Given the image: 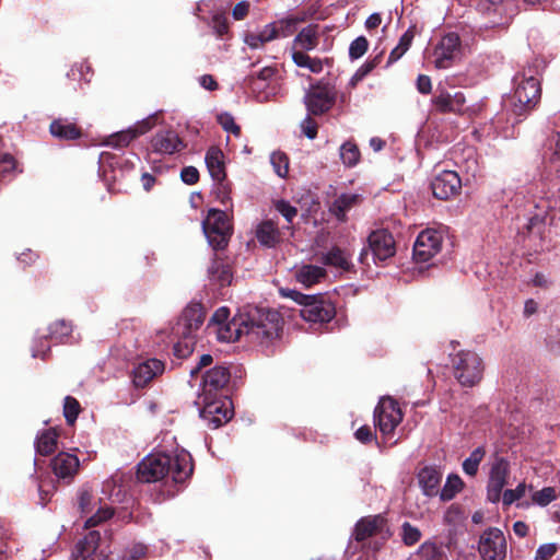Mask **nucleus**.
Segmentation results:
<instances>
[{"instance_id": "nucleus-27", "label": "nucleus", "mask_w": 560, "mask_h": 560, "mask_svg": "<svg viewBox=\"0 0 560 560\" xmlns=\"http://www.w3.org/2000/svg\"><path fill=\"white\" fill-rule=\"evenodd\" d=\"M326 277V270L320 266L302 265L295 268L294 278L302 285L310 288L314 284L322 282Z\"/></svg>"}, {"instance_id": "nucleus-47", "label": "nucleus", "mask_w": 560, "mask_h": 560, "mask_svg": "<svg viewBox=\"0 0 560 560\" xmlns=\"http://www.w3.org/2000/svg\"><path fill=\"white\" fill-rule=\"evenodd\" d=\"M80 412V405L77 399L67 396L65 398L63 415L69 424H73Z\"/></svg>"}, {"instance_id": "nucleus-25", "label": "nucleus", "mask_w": 560, "mask_h": 560, "mask_svg": "<svg viewBox=\"0 0 560 560\" xmlns=\"http://www.w3.org/2000/svg\"><path fill=\"white\" fill-rule=\"evenodd\" d=\"M442 474L434 467H424L418 474V481L424 495L435 497L440 493Z\"/></svg>"}, {"instance_id": "nucleus-21", "label": "nucleus", "mask_w": 560, "mask_h": 560, "mask_svg": "<svg viewBox=\"0 0 560 560\" xmlns=\"http://www.w3.org/2000/svg\"><path fill=\"white\" fill-rule=\"evenodd\" d=\"M184 147L182 139L172 130L158 132L152 139L153 150L161 154H173Z\"/></svg>"}, {"instance_id": "nucleus-51", "label": "nucleus", "mask_w": 560, "mask_h": 560, "mask_svg": "<svg viewBox=\"0 0 560 560\" xmlns=\"http://www.w3.org/2000/svg\"><path fill=\"white\" fill-rule=\"evenodd\" d=\"M276 209L279 213H281L288 222H292V220L296 217L298 210L292 207L289 202L284 200H279L276 202Z\"/></svg>"}, {"instance_id": "nucleus-24", "label": "nucleus", "mask_w": 560, "mask_h": 560, "mask_svg": "<svg viewBox=\"0 0 560 560\" xmlns=\"http://www.w3.org/2000/svg\"><path fill=\"white\" fill-rule=\"evenodd\" d=\"M385 526V518L381 515L366 516L361 518L354 527L353 537L358 541L365 540Z\"/></svg>"}, {"instance_id": "nucleus-30", "label": "nucleus", "mask_w": 560, "mask_h": 560, "mask_svg": "<svg viewBox=\"0 0 560 560\" xmlns=\"http://www.w3.org/2000/svg\"><path fill=\"white\" fill-rule=\"evenodd\" d=\"M258 242L266 247H273L280 241V232L275 222L266 220L256 230Z\"/></svg>"}, {"instance_id": "nucleus-49", "label": "nucleus", "mask_w": 560, "mask_h": 560, "mask_svg": "<svg viewBox=\"0 0 560 560\" xmlns=\"http://www.w3.org/2000/svg\"><path fill=\"white\" fill-rule=\"evenodd\" d=\"M112 515H113V510L110 508L102 506L96 511L95 514H93L85 521V526L94 527V526L98 525L100 523L108 520Z\"/></svg>"}, {"instance_id": "nucleus-46", "label": "nucleus", "mask_w": 560, "mask_h": 560, "mask_svg": "<svg viewBox=\"0 0 560 560\" xmlns=\"http://www.w3.org/2000/svg\"><path fill=\"white\" fill-rule=\"evenodd\" d=\"M527 490V485L521 482L515 489H508L501 494L502 503L506 506L522 499Z\"/></svg>"}, {"instance_id": "nucleus-8", "label": "nucleus", "mask_w": 560, "mask_h": 560, "mask_svg": "<svg viewBox=\"0 0 560 560\" xmlns=\"http://www.w3.org/2000/svg\"><path fill=\"white\" fill-rule=\"evenodd\" d=\"M205 320V314L200 304H194L185 308L173 332L185 340L187 351L191 350L192 334L200 328Z\"/></svg>"}, {"instance_id": "nucleus-45", "label": "nucleus", "mask_w": 560, "mask_h": 560, "mask_svg": "<svg viewBox=\"0 0 560 560\" xmlns=\"http://www.w3.org/2000/svg\"><path fill=\"white\" fill-rule=\"evenodd\" d=\"M556 499L557 492L552 487H546L541 490L535 491L532 495V501L539 506H546Z\"/></svg>"}, {"instance_id": "nucleus-10", "label": "nucleus", "mask_w": 560, "mask_h": 560, "mask_svg": "<svg viewBox=\"0 0 560 560\" xmlns=\"http://www.w3.org/2000/svg\"><path fill=\"white\" fill-rule=\"evenodd\" d=\"M402 413L392 398H382L374 411V421L383 435H389L400 423Z\"/></svg>"}, {"instance_id": "nucleus-35", "label": "nucleus", "mask_w": 560, "mask_h": 560, "mask_svg": "<svg viewBox=\"0 0 560 560\" xmlns=\"http://www.w3.org/2000/svg\"><path fill=\"white\" fill-rule=\"evenodd\" d=\"M292 59L300 68H306L313 73H320L324 69L323 61L319 58H312L303 51L293 50Z\"/></svg>"}, {"instance_id": "nucleus-5", "label": "nucleus", "mask_w": 560, "mask_h": 560, "mask_svg": "<svg viewBox=\"0 0 560 560\" xmlns=\"http://www.w3.org/2000/svg\"><path fill=\"white\" fill-rule=\"evenodd\" d=\"M203 233L214 249L224 248L232 234V225L225 212L218 209H210L207 218L202 221Z\"/></svg>"}, {"instance_id": "nucleus-37", "label": "nucleus", "mask_w": 560, "mask_h": 560, "mask_svg": "<svg viewBox=\"0 0 560 560\" xmlns=\"http://www.w3.org/2000/svg\"><path fill=\"white\" fill-rule=\"evenodd\" d=\"M463 486L464 482L458 475H450L444 487L440 490L441 500H452L463 489Z\"/></svg>"}, {"instance_id": "nucleus-39", "label": "nucleus", "mask_w": 560, "mask_h": 560, "mask_svg": "<svg viewBox=\"0 0 560 560\" xmlns=\"http://www.w3.org/2000/svg\"><path fill=\"white\" fill-rule=\"evenodd\" d=\"M340 159L345 166H355L360 160V151L357 144L351 141L345 142L340 147Z\"/></svg>"}, {"instance_id": "nucleus-41", "label": "nucleus", "mask_w": 560, "mask_h": 560, "mask_svg": "<svg viewBox=\"0 0 560 560\" xmlns=\"http://www.w3.org/2000/svg\"><path fill=\"white\" fill-rule=\"evenodd\" d=\"M270 163L273 167L275 173L281 177L285 178L289 173V159L285 153L276 151L270 155Z\"/></svg>"}, {"instance_id": "nucleus-55", "label": "nucleus", "mask_w": 560, "mask_h": 560, "mask_svg": "<svg viewBox=\"0 0 560 560\" xmlns=\"http://www.w3.org/2000/svg\"><path fill=\"white\" fill-rule=\"evenodd\" d=\"M303 133L308 139H315L317 136V124L310 117H305L301 122Z\"/></svg>"}, {"instance_id": "nucleus-61", "label": "nucleus", "mask_w": 560, "mask_h": 560, "mask_svg": "<svg viewBox=\"0 0 560 560\" xmlns=\"http://www.w3.org/2000/svg\"><path fill=\"white\" fill-rule=\"evenodd\" d=\"M145 550H147V548L144 545L136 544L130 549L128 558H125L124 560H138L144 556Z\"/></svg>"}, {"instance_id": "nucleus-4", "label": "nucleus", "mask_w": 560, "mask_h": 560, "mask_svg": "<svg viewBox=\"0 0 560 560\" xmlns=\"http://www.w3.org/2000/svg\"><path fill=\"white\" fill-rule=\"evenodd\" d=\"M540 81L533 74H524L516 78V85L509 98L512 112L515 115H524L536 107L540 101Z\"/></svg>"}, {"instance_id": "nucleus-32", "label": "nucleus", "mask_w": 560, "mask_h": 560, "mask_svg": "<svg viewBox=\"0 0 560 560\" xmlns=\"http://www.w3.org/2000/svg\"><path fill=\"white\" fill-rule=\"evenodd\" d=\"M318 44L317 33L315 27L308 25L300 31L293 40V50L307 51L316 48Z\"/></svg>"}, {"instance_id": "nucleus-1", "label": "nucleus", "mask_w": 560, "mask_h": 560, "mask_svg": "<svg viewBox=\"0 0 560 560\" xmlns=\"http://www.w3.org/2000/svg\"><path fill=\"white\" fill-rule=\"evenodd\" d=\"M229 308L222 306L213 313L209 323L210 327H217L215 332L221 341L235 342L245 337L249 342L268 345L279 335L281 318L276 311L252 308L232 320H229Z\"/></svg>"}, {"instance_id": "nucleus-12", "label": "nucleus", "mask_w": 560, "mask_h": 560, "mask_svg": "<svg viewBox=\"0 0 560 560\" xmlns=\"http://www.w3.org/2000/svg\"><path fill=\"white\" fill-rule=\"evenodd\" d=\"M509 474V462L502 457H497L491 465L487 486V498L490 502L497 503L501 500Z\"/></svg>"}, {"instance_id": "nucleus-17", "label": "nucleus", "mask_w": 560, "mask_h": 560, "mask_svg": "<svg viewBox=\"0 0 560 560\" xmlns=\"http://www.w3.org/2000/svg\"><path fill=\"white\" fill-rule=\"evenodd\" d=\"M459 47V37L452 33L444 36L433 51L434 66L438 69H446L456 56Z\"/></svg>"}, {"instance_id": "nucleus-50", "label": "nucleus", "mask_w": 560, "mask_h": 560, "mask_svg": "<svg viewBox=\"0 0 560 560\" xmlns=\"http://www.w3.org/2000/svg\"><path fill=\"white\" fill-rule=\"evenodd\" d=\"M218 121L225 131L232 132L235 136H240L241 129L238 125L235 124L234 118L231 114L222 113L218 115Z\"/></svg>"}, {"instance_id": "nucleus-64", "label": "nucleus", "mask_w": 560, "mask_h": 560, "mask_svg": "<svg viewBox=\"0 0 560 560\" xmlns=\"http://www.w3.org/2000/svg\"><path fill=\"white\" fill-rule=\"evenodd\" d=\"M550 150H552L550 160L552 162H560V132L557 133L555 143L551 144Z\"/></svg>"}, {"instance_id": "nucleus-31", "label": "nucleus", "mask_w": 560, "mask_h": 560, "mask_svg": "<svg viewBox=\"0 0 560 560\" xmlns=\"http://www.w3.org/2000/svg\"><path fill=\"white\" fill-rule=\"evenodd\" d=\"M320 260L326 266H331L345 271L349 270L352 266L349 255L339 247H332L324 253Z\"/></svg>"}, {"instance_id": "nucleus-42", "label": "nucleus", "mask_w": 560, "mask_h": 560, "mask_svg": "<svg viewBox=\"0 0 560 560\" xmlns=\"http://www.w3.org/2000/svg\"><path fill=\"white\" fill-rule=\"evenodd\" d=\"M418 556L424 560H441L443 557L442 549L431 540H427L417 550Z\"/></svg>"}, {"instance_id": "nucleus-28", "label": "nucleus", "mask_w": 560, "mask_h": 560, "mask_svg": "<svg viewBox=\"0 0 560 560\" xmlns=\"http://www.w3.org/2000/svg\"><path fill=\"white\" fill-rule=\"evenodd\" d=\"M362 201L359 194H341L329 206V212L339 221H346L347 212Z\"/></svg>"}, {"instance_id": "nucleus-11", "label": "nucleus", "mask_w": 560, "mask_h": 560, "mask_svg": "<svg viewBox=\"0 0 560 560\" xmlns=\"http://www.w3.org/2000/svg\"><path fill=\"white\" fill-rule=\"evenodd\" d=\"M479 552L483 560H503L506 555V542L502 530L487 529L480 537Z\"/></svg>"}, {"instance_id": "nucleus-22", "label": "nucleus", "mask_w": 560, "mask_h": 560, "mask_svg": "<svg viewBox=\"0 0 560 560\" xmlns=\"http://www.w3.org/2000/svg\"><path fill=\"white\" fill-rule=\"evenodd\" d=\"M230 380V372L224 366H214L203 375L200 396H212V392L223 388Z\"/></svg>"}, {"instance_id": "nucleus-15", "label": "nucleus", "mask_w": 560, "mask_h": 560, "mask_svg": "<svg viewBox=\"0 0 560 560\" xmlns=\"http://www.w3.org/2000/svg\"><path fill=\"white\" fill-rule=\"evenodd\" d=\"M368 242L369 250H371L374 260L384 261L396 253L394 237L385 230L372 232Z\"/></svg>"}, {"instance_id": "nucleus-18", "label": "nucleus", "mask_w": 560, "mask_h": 560, "mask_svg": "<svg viewBox=\"0 0 560 560\" xmlns=\"http://www.w3.org/2000/svg\"><path fill=\"white\" fill-rule=\"evenodd\" d=\"M334 102V95L327 86H314L305 95L306 107L314 115L327 112Z\"/></svg>"}, {"instance_id": "nucleus-19", "label": "nucleus", "mask_w": 560, "mask_h": 560, "mask_svg": "<svg viewBox=\"0 0 560 560\" xmlns=\"http://www.w3.org/2000/svg\"><path fill=\"white\" fill-rule=\"evenodd\" d=\"M164 372V363L158 359H149L140 362L132 373V381L136 387H144L154 377Z\"/></svg>"}, {"instance_id": "nucleus-13", "label": "nucleus", "mask_w": 560, "mask_h": 560, "mask_svg": "<svg viewBox=\"0 0 560 560\" xmlns=\"http://www.w3.org/2000/svg\"><path fill=\"white\" fill-rule=\"evenodd\" d=\"M155 119L156 115H151L138 121L135 126L109 136L106 144L114 149L127 147L133 139L151 130L155 125Z\"/></svg>"}, {"instance_id": "nucleus-6", "label": "nucleus", "mask_w": 560, "mask_h": 560, "mask_svg": "<svg viewBox=\"0 0 560 560\" xmlns=\"http://www.w3.org/2000/svg\"><path fill=\"white\" fill-rule=\"evenodd\" d=\"M455 377L463 386L472 387L482 378V361L471 351H460L453 359Z\"/></svg>"}, {"instance_id": "nucleus-54", "label": "nucleus", "mask_w": 560, "mask_h": 560, "mask_svg": "<svg viewBox=\"0 0 560 560\" xmlns=\"http://www.w3.org/2000/svg\"><path fill=\"white\" fill-rule=\"evenodd\" d=\"M557 551L555 544H545L539 546L536 551L535 560H549Z\"/></svg>"}, {"instance_id": "nucleus-16", "label": "nucleus", "mask_w": 560, "mask_h": 560, "mask_svg": "<svg viewBox=\"0 0 560 560\" xmlns=\"http://www.w3.org/2000/svg\"><path fill=\"white\" fill-rule=\"evenodd\" d=\"M432 104L441 113L462 114L465 108V95L456 91L451 93L445 89L438 88L436 95L432 98Z\"/></svg>"}, {"instance_id": "nucleus-38", "label": "nucleus", "mask_w": 560, "mask_h": 560, "mask_svg": "<svg viewBox=\"0 0 560 560\" xmlns=\"http://www.w3.org/2000/svg\"><path fill=\"white\" fill-rule=\"evenodd\" d=\"M486 455L483 446L475 448L470 455L463 463V470L468 476H476L478 472L479 465Z\"/></svg>"}, {"instance_id": "nucleus-63", "label": "nucleus", "mask_w": 560, "mask_h": 560, "mask_svg": "<svg viewBox=\"0 0 560 560\" xmlns=\"http://www.w3.org/2000/svg\"><path fill=\"white\" fill-rule=\"evenodd\" d=\"M200 85L206 90L213 91L218 88V84L212 75L205 74L199 79Z\"/></svg>"}, {"instance_id": "nucleus-43", "label": "nucleus", "mask_w": 560, "mask_h": 560, "mask_svg": "<svg viewBox=\"0 0 560 560\" xmlns=\"http://www.w3.org/2000/svg\"><path fill=\"white\" fill-rule=\"evenodd\" d=\"M72 332V325L66 320H57L49 327L50 338L63 341Z\"/></svg>"}, {"instance_id": "nucleus-60", "label": "nucleus", "mask_w": 560, "mask_h": 560, "mask_svg": "<svg viewBox=\"0 0 560 560\" xmlns=\"http://www.w3.org/2000/svg\"><path fill=\"white\" fill-rule=\"evenodd\" d=\"M355 439L362 443L370 442L373 439V433L371 429L366 425L359 428L355 433Z\"/></svg>"}, {"instance_id": "nucleus-58", "label": "nucleus", "mask_w": 560, "mask_h": 560, "mask_svg": "<svg viewBox=\"0 0 560 560\" xmlns=\"http://www.w3.org/2000/svg\"><path fill=\"white\" fill-rule=\"evenodd\" d=\"M92 501H93V495L91 492L83 491L80 494L79 504H80V509H81L82 513L88 514V513L92 512V509H90V505H92Z\"/></svg>"}, {"instance_id": "nucleus-3", "label": "nucleus", "mask_w": 560, "mask_h": 560, "mask_svg": "<svg viewBox=\"0 0 560 560\" xmlns=\"http://www.w3.org/2000/svg\"><path fill=\"white\" fill-rule=\"evenodd\" d=\"M280 293L302 305L300 314L306 322L328 323L336 315L335 305L322 296L305 295L291 289H280Z\"/></svg>"}, {"instance_id": "nucleus-2", "label": "nucleus", "mask_w": 560, "mask_h": 560, "mask_svg": "<svg viewBox=\"0 0 560 560\" xmlns=\"http://www.w3.org/2000/svg\"><path fill=\"white\" fill-rule=\"evenodd\" d=\"M192 469L191 455L185 450L174 454H150L138 465V478L143 482H155L171 476L174 482H184Z\"/></svg>"}, {"instance_id": "nucleus-52", "label": "nucleus", "mask_w": 560, "mask_h": 560, "mask_svg": "<svg viewBox=\"0 0 560 560\" xmlns=\"http://www.w3.org/2000/svg\"><path fill=\"white\" fill-rule=\"evenodd\" d=\"M504 0H480L479 9L486 14L501 13Z\"/></svg>"}, {"instance_id": "nucleus-59", "label": "nucleus", "mask_w": 560, "mask_h": 560, "mask_svg": "<svg viewBox=\"0 0 560 560\" xmlns=\"http://www.w3.org/2000/svg\"><path fill=\"white\" fill-rule=\"evenodd\" d=\"M248 10H249V3L246 1H241L233 9V12H232L233 18L235 20H243L247 15Z\"/></svg>"}, {"instance_id": "nucleus-48", "label": "nucleus", "mask_w": 560, "mask_h": 560, "mask_svg": "<svg viewBox=\"0 0 560 560\" xmlns=\"http://www.w3.org/2000/svg\"><path fill=\"white\" fill-rule=\"evenodd\" d=\"M369 43L365 37L360 36L355 38L349 47V56L351 59L361 58L368 50Z\"/></svg>"}, {"instance_id": "nucleus-9", "label": "nucleus", "mask_w": 560, "mask_h": 560, "mask_svg": "<svg viewBox=\"0 0 560 560\" xmlns=\"http://www.w3.org/2000/svg\"><path fill=\"white\" fill-rule=\"evenodd\" d=\"M443 236L434 229L422 231L413 245V258L417 262H427L436 256L442 248Z\"/></svg>"}, {"instance_id": "nucleus-40", "label": "nucleus", "mask_w": 560, "mask_h": 560, "mask_svg": "<svg viewBox=\"0 0 560 560\" xmlns=\"http://www.w3.org/2000/svg\"><path fill=\"white\" fill-rule=\"evenodd\" d=\"M422 537L421 530L411 525L409 522H404L400 527V538L405 546L411 547L416 545Z\"/></svg>"}, {"instance_id": "nucleus-62", "label": "nucleus", "mask_w": 560, "mask_h": 560, "mask_svg": "<svg viewBox=\"0 0 560 560\" xmlns=\"http://www.w3.org/2000/svg\"><path fill=\"white\" fill-rule=\"evenodd\" d=\"M413 32L411 30H407L400 37L398 47L407 51L413 39Z\"/></svg>"}, {"instance_id": "nucleus-7", "label": "nucleus", "mask_w": 560, "mask_h": 560, "mask_svg": "<svg viewBox=\"0 0 560 560\" xmlns=\"http://www.w3.org/2000/svg\"><path fill=\"white\" fill-rule=\"evenodd\" d=\"M200 398L203 404L200 417L210 428L217 429L232 419V401L226 397L206 395Z\"/></svg>"}, {"instance_id": "nucleus-23", "label": "nucleus", "mask_w": 560, "mask_h": 560, "mask_svg": "<svg viewBox=\"0 0 560 560\" xmlns=\"http://www.w3.org/2000/svg\"><path fill=\"white\" fill-rule=\"evenodd\" d=\"M79 459L70 453H59L51 460V469L60 479H71L78 471Z\"/></svg>"}, {"instance_id": "nucleus-14", "label": "nucleus", "mask_w": 560, "mask_h": 560, "mask_svg": "<svg viewBox=\"0 0 560 560\" xmlns=\"http://www.w3.org/2000/svg\"><path fill=\"white\" fill-rule=\"evenodd\" d=\"M434 197L446 200L456 196L462 188V180L454 171H443L431 183Z\"/></svg>"}, {"instance_id": "nucleus-56", "label": "nucleus", "mask_w": 560, "mask_h": 560, "mask_svg": "<svg viewBox=\"0 0 560 560\" xmlns=\"http://www.w3.org/2000/svg\"><path fill=\"white\" fill-rule=\"evenodd\" d=\"M374 67L375 63L373 61L362 65L351 78V84L355 85L357 82L361 81Z\"/></svg>"}, {"instance_id": "nucleus-44", "label": "nucleus", "mask_w": 560, "mask_h": 560, "mask_svg": "<svg viewBox=\"0 0 560 560\" xmlns=\"http://www.w3.org/2000/svg\"><path fill=\"white\" fill-rule=\"evenodd\" d=\"M15 171V161L9 153L0 152V180L11 179Z\"/></svg>"}, {"instance_id": "nucleus-53", "label": "nucleus", "mask_w": 560, "mask_h": 560, "mask_svg": "<svg viewBox=\"0 0 560 560\" xmlns=\"http://www.w3.org/2000/svg\"><path fill=\"white\" fill-rule=\"evenodd\" d=\"M182 180L187 185H194L199 180V172L194 166H186L180 172Z\"/></svg>"}, {"instance_id": "nucleus-26", "label": "nucleus", "mask_w": 560, "mask_h": 560, "mask_svg": "<svg viewBox=\"0 0 560 560\" xmlns=\"http://www.w3.org/2000/svg\"><path fill=\"white\" fill-rule=\"evenodd\" d=\"M100 540L101 535L98 532H90L77 544L73 560H96V551Z\"/></svg>"}, {"instance_id": "nucleus-36", "label": "nucleus", "mask_w": 560, "mask_h": 560, "mask_svg": "<svg viewBox=\"0 0 560 560\" xmlns=\"http://www.w3.org/2000/svg\"><path fill=\"white\" fill-rule=\"evenodd\" d=\"M209 276L222 287L230 284L232 280V273L229 266L223 265L218 259H214L209 268Z\"/></svg>"}, {"instance_id": "nucleus-29", "label": "nucleus", "mask_w": 560, "mask_h": 560, "mask_svg": "<svg viewBox=\"0 0 560 560\" xmlns=\"http://www.w3.org/2000/svg\"><path fill=\"white\" fill-rule=\"evenodd\" d=\"M223 158V152L217 147H211L205 158L210 176L218 183H222L225 178Z\"/></svg>"}, {"instance_id": "nucleus-34", "label": "nucleus", "mask_w": 560, "mask_h": 560, "mask_svg": "<svg viewBox=\"0 0 560 560\" xmlns=\"http://www.w3.org/2000/svg\"><path fill=\"white\" fill-rule=\"evenodd\" d=\"M58 434L56 430L49 429L38 435L36 441V451L40 455L51 454L57 446Z\"/></svg>"}, {"instance_id": "nucleus-33", "label": "nucleus", "mask_w": 560, "mask_h": 560, "mask_svg": "<svg viewBox=\"0 0 560 560\" xmlns=\"http://www.w3.org/2000/svg\"><path fill=\"white\" fill-rule=\"evenodd\" d=\"M50 132L54 137L65 140H73L80 137V130L75 125L60 119L51 122Z\"/></svg>"}, {"instance_id": "nucleus-57", "label": "nucleus", "mask_w": 560, "mask_h": 560, "mask_svg": "<svg viewBox=\"0 0 560 560\" xmlns=\"http://www.w3.org/2000/svg\"><path fill=\"white\" fill-rule=\"evenodd\" d=\"M417 90L421 94H430L432 90L431 79L428 75L420 74L417 78Z\"/></svg>"}, {"instance_id": "nucleus-20", "label": "nucleus", "mask_w": 560, "mask_h": 560, "mask_svg": "<svg viewBox=\"0 0 560 560\" xmlns=\"http://www.w3.org/2000/svg\"><path fill=\"white\" fill-rule=\"evenodd\" d=\"M289 33H280L278 24L269 23L261 30L256 32H249L245 34L244 42L252 49H258L264 47L267 43L272 42L279 37H288Z\"/></svg>"}]
</instances>
